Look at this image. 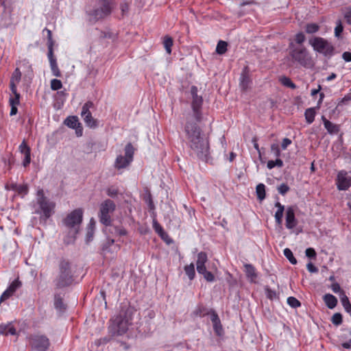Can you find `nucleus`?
Instances as JSON below:
<instances>
[{"instance_id":"obj_1","label":"nucleus","mask_w":351,"mask_h":351,"mask_svg":"<svg viewBox=\"0 0 351 351\" xmlns=\"http://www.w3.org/2000/svg\"><path fill=\"white\" fill-rule=\"evenodd\" d=\"M187 143L191 154L203 160H207L210 154L209 143L207 137L202 133L196 123L188 121L185 126Z\"/></svg>"},{"instance_id":"obj_2","label":"nucleus","mask_w":351,"mask_h":351,"mask_svg":"<svg viewBox=\"0 0 351 351\" xmlns=\"http://www.w3.org/2000/svg\"><path fill=\"white\" fill-rule=\"evenodd\" d=\"M289 55L294 62H297L306 68L313 66V58L308 50L304 45H295L290 44Z\"/></svg>"},{"instance_id":"obj_3","label":"nucleus","mask_w":351,"mask_h":351,"mask_svg":"<svg viewBox=\"0 0 351 351\" xmlns=\"http://www.w3.org/2000/svg\"><path fill=\"white\" fill-rule=\"evenodd\" d=\"M83 218V210L77 208L69 213L64 220V223L67 228L70 230L69 233L72 235L73 239L66 240V243L72 242L75 235L78 233L80 224Z\"/></svg>"},{"instance_id":"obj_4","label":"nucleus","mask_w":351,"mask_h":351,"mask_svg":"<svg viewBox=\"0 0 351 351\" xmlns=\"http://www.w3.org/2000/svg\"><path fill=\"white\" fill-rule=\"evenodd\" d=\"M116 209V204L111 199H107L103 201L99 206L98 217L99 221L105 225L111 224V215Z\"/></svg>"},{"instance_id":"obj_5","label":"nucleus","mask_w":351,"mask_h":351,"mask_svg":"<svg viewBox=\"0 0 351 351\" xmlns=\"http://www.w3.org/2000/svg\"><path fill=\"white\" fill-rule=\"evenodd\" d=\"M72 275L69 262L62 261L60 264V273L56 279V287L58 288L64 287L71 285Z\"/></svg>"},{"instance_id":"obj_6","label":"nucleus","mask_w":351,"mask_h":351,"mask_svg":"<svg viewBox=\"0 0 351 351\" xmlns=\"http://www.w3.org/2000/svg\"><path fill=\"white\" fill-rule=\"evenodd\" d=\"M309 44L315 51L324 56L331 55L334 50L331 43L322 37H313L309 40Z\"/></svg>"},{"instance_id":"obj_7","label":"nucleus","mask_w":351,"mask_h":351,"mask_svg":"<svg viewBox=\"0 0 351 351\" xmlns=\"http://www.w3.org/2000/svg\"><path fill=\"white\" fill-rule=\"evenodd\" d=\"M111 12V0H98L97 8L90 12L93 20L104 19Z\"/></svg>"},{"instance_id":"obj_8","label":"nucleus","mask_w":351,"mask_h":351,"mask_svg":"<svg viewBox=\"0 0 351 351\" xmlns=\"http://www.w3.org/2000/svg\"><path fill=\"white\" fill-rule=\"evenodd\" d=\"M191 95L192 96L191 108L194 118L197 121H200L202 120V97L197 95V88L195 86L191 88Z\"/></svg>"},{"instance_id":"obj_9","label":"nucleus","mask_w":351,"mask_h":351,"mask_svg":"<svg viewBox=\"0 0 351 351\" xmlns=\"http://www.w3.org/2000/svg\"><path fill=\"white\" fill-rule=\"evenodd\" d=\"M134 148L131 143L126 145L125 155H119L114 162V167L117 169L126 168L133 160Z\"/></svg>"},{"instance_id":"obj_10","label":"nucleus","mask_w":351,"mask_h":351,"mask_svg":"<svg viewBox=\"0 0 351 351\" xmlns=\"http://www.w3.org/2000/svg\"><path fill=\"white\" fill-rule=\"evenodd\" d=\"M37 203L39 205L40 210L43 212V215L46 218H49L53 210L55 204L49 201L45 196L43 189H39L37 191Z\"/></svg>"},{"instance_id":"obj_11","label":"nucleus","mask_w":351,"mask_h":351,"mask_svg":"<svg viewBox=\"0 0 351 351\" xmlns=\"http://www.w3.org/2000/svg\"><path fill=\"white\" fill-rule=\"evenodd\" d=\"M30 343L33 349L36 351H46L49 346L48 338L43 335H35L32 337Z\"/></svg>"},{"instance_id":"obj_12","label":"nucleus","mask_w":351,"mask_h":351,"mask_svg":"<svg viewBox=\"0 0 351 351\" xmlns=\"http://www.w3.org/2000/svg\"><path fill=\"white\" fill-rule=\"evenodd\" d=\"M129 321L123 318L121 315L117 316L112 320V327L117 335L124 334L128 329Z\"/></svg>"},{"instance_id":"obj_13","label":"nucleus","mask_w":351,"mask_h":351,"mask_svg":"<svg viewBox=\"0 0 351 351\" xmlns=\"http://www.w3.org/2000/svg\"><path fill=\"white\" fill-rule=\"evenodd\" d=\"M351 185V177L345 171H341L337 174V186L339 190L346 191Z\"/></svg>"},{"instance_id":"obj_14","label":"nucleus","mask_w":351,"mask_h":351,"mask_svg":"<svg viewBox=\"0 0 351 351\" xmlns=\"http://www.w3.org/2000/svg\"><path fill=\"white\" fill-rule=\"evenodd\" d=\"M19 152L24 155L23 165L25 167L28 166L31 162V149L23 140L19 147Z\"/></svg>"},{"instance_id":"obj_15","label":"nucleus","mask_w":351,"mask_h":351,"mask_svg":"<svg viewBox=\"0 0 351 351\" xmlns=\"http://www.w3.org/2000/svg\"><path fill=\"white\" fill-rule=\"evenodd\" d=\"M286 227L288 229H293L297 226L298 221L295 217V212L293 207L289 206L286 210Z\"/></svg>"},{"instance_id":"obj_16","label":"nucleus","mask_w":351,"mask_h":351,"mask_svg":"<svg viewBox=\"0 0 351 351\" xmlns=\"http://www.w3.org/2000/svg\"><path fill=\"white\" fill-rule=\"evenodd\" d=\"M207 255L205 252H199L197 254V260L196 262L197 271L199 274L204 272L206 269L205 263L207 262Z\"/></svg>"},{"instance_id":"obj_17","label":"nucleus","mask_w":351,"mask_h":351,"mask_svg":"<svg viewBox=\"0 0 351 351\" xmlns=\"http://www.w3.org/2000/svg\"><path fill=\"white\" fill-rule=\"evenodd\" d=\"M245 273L247 278L250 282H255L257 278V274L255 267L251 265L245 263L244 264Z\"/></svg>"},{"instance_id":"obj_18","label":"nucleus","mask_w":351,"mask_h":351,"mask_svg":"<svg viewBox=\"0 0 351 351\" xmlns=\"http://www.w3.org/2000/svg\"><path fill=\"white\" fill-rule=\"evenodd\" d=\"M322 119L325 128L330 134H337L339 132L340 128L339 125L330 122L324 116H322Z\"/></svg>"},{"instance_id":"obj_19","label":"nucleus","mask_w":351,"mask_h":351,"mask_svg":"<svg viewBox=\"0 0 351 351\" xmlns=\"http://www.w3.org/2000/svg\"><path fill=\"white\" fill-rule=\"evenodd\" d=\"M10 189L16 191L19 195L24 196L28 193V186L27 184H12Z\"/></svg>"},{"instance_id":"obj_20","label":"nucleus","mask_w":351,"mask_h":351,"mask_svg":"<svg viewBox=\"0 0 351 351\" xmlns=\"http://www.w3.org/2000/svg\"><path fill=\"white\" fill-rule=\"evenodd\" d=\"M275 206L278 208L277 211L275 213V220L277 224L281 225L282 222V217L283 213L285 210V207L280 202H277L275 204Z\"/></svg>"},{"instance_id":"obj_21","label":"nucleus","mask_w":351,"mask_h":351,"mask_svg":"<svg viewBox=\"0 0 351 351\" xmlns=\"http://www.w3.org/2000/svg\"><path fill=\"white\" fill-rule=\"evenodd\" d=\"M324 301L328 308L332 309L337 304V299L332 294L327 293L324 296Z\"/></svg>"},{"instance_id":"obj_22","label":"nucleus","mask_w":351,"mask_h":351,"mask_svg":"<svg viewBox=\"0 0 351 351\" xmlns=\"http://www.w3.org/2000/svg\"><path fill=\"white\" fill-rule=\"evenodd\" d=\"M251 84V80L247 73L243 71L240 77V87L243 90H247Z\"/></svg>"},{"instance_id":"obj_23","label":"nucleus","mask_w":351,"mask_h":351,"mask_svg":"<svg viewBox=\"0 0 351 351\" xmlns=\"http://www.w3.org/2000/svg\"><path fill=\"white\" fill-rule=\"evenodd\" d=\"M0 334L3 335H14L16 334V329L12 325L11 323L8 324H0Z\"/></svg>"},{"instance_id":"obj_24","label":"nucleus","mask_w":351,"mask_h":351,"mask_svg":"<svg viewBox=\"0 0 351 351\" xmlns=\"http://www.w3.org/2000/svg\"><path fill=\"white\" fill-rule=\"evenodd\" d=\"M82 117L88 127L95 128L97 126V121L92 117L91 112L82 115Z\"/></svg>"},{"instance_id":"obj_25","label":"nucleus","mask_w":351,"mask_h":351,"mask_svg":"<svg viewBox=\"0 0 351 351\" xmlns=\"http://www.w3.org/2000/svg\"><path fill=\"white\" fill-rule=\"evenodd\" d=\"M114 239H108L107 241H106V243H104V245L102 246V251L104 253L111 252L110 247L111 246H112L114 245ZM119 249H120L119 245H115V246H114V250L112 251V252H117L118 250H119Z\"/></svg>"},{"instance_id":"obj_26","label":"nucleus","mask_w":351,"mask_h":351,"mask_svg":"<svg viewBox=\"0 0 351 351\" xmlns=\"http://www.w3.org/2000/svg\"><path fill=\"white\" fill-rule=\"evenodd\" d=\"M210 319L213 324V328L215 331L219 334V331L221 330V325L220 319L217 315V314L215 312H213L210 315Z\"/></svg>"},{"instance_id":"obj_27","label":"nucleus","mask_w":351,"mask_h":351,"mask_svg":"<svg viewBox=\"0 0 351 351\" xmlns=\"http://www.w3.org/2000/svg\"><path fill=\"white\" fill-rule=\"evenodd\" d=\"M341 302L345 311L351 316V304L344 291L341 292Z\"/></svg>"},{"instance_id":"obj_28","label":"nucleus","mask_w":351,"mask_h":351,"mask_svg":"<svg viewBox=\"0 0 351 351\" xmlns=\"http://www.w3.org/2000/svg\"><path fill=\"white\" fill-rule=\"evenodd\" d=\"M95 226V222L92 219H90L88 226L87 228V232H86V243H89L90 241H91L93 240V238L94 236Z\"/></svg>"},{"instance_id":"obj_29","label":"nucleus","mask_w":351,"mask_h":351,"mask_svg":"<svg viewBox=\"0 0 351 351\" xmlns=\"http://www.w3.org/2000/svg\"><path fill=\"white\" fill-rule=\"evenodd\" d=\"M10 89L14 96L10 98V106H17L19 104L20 95L16 91V86L12 84Z\"/></svg>"},{"instance_id":"obj_30","label":"nucleus","mask_w":351,"mask_h":351,"mask_svg":"<svg viewBox=\"0 0 351 351\" xmlns=\"http://www.w3.org/2000/svg\"><path fill=\"white\" fill-rule=\"evenodd\" d=\"M173 39L169 36H165L163 38V45L168 54L171 53V47L173 46Z\"/></svg>"},{"instance_id":"obj_31","label":"nucleus","mask_w":351,"mask_h":351,"mask_svg":"<svg viewBox=\"0 0 351 351\" xmlns=\"http://www.w3.org/2000/svg\"><path fill=\"white\" fill-rule=\"evenodd\" d=\"M305 119L308 123H311L313 122L315 116V109L313 108H310L306 110L305 113Z\"/></svg>"},{"instance_id":"obj_32","label":"nucleus","mask_w":351,"mask_h":351,"mask_svg":"<svg viewBox=\"0 0 351 351\" xmlns=\"http://www.w3.org/2000/svg\"><path fill=\"white\" fill-rule=\"evenodd\" d=\"M256 192L261 201L265 198V186L263 184H258L256 186Z\"/></svg>"},{"instance_id":"obj_33","label":"nucleus","mask_w":351,"mask_h":351,"mask_svg":"<svg viewBox=\"0 0 351 351\" xmlns=\"http://www.w3.org/2000/svg\"><path fill=\"white\" fill-rule=\"evenodd\" d=\"M228 43L223 40H219L216 47V52L218 54L222 55L227 51Z\"/></svg>"},{"instance_id":"obj_34","label":"nucleus","mask_w":351,"mask_h":351,"mask_svg":"<svg viewBox=\"0 0 351 351\" xmlns=\"http://www.w3.org/2000/svg\"><path fill=\"white\" fill-rule=\"evenodd\" d=\"M184 271L189 278V279L193 280L195 275L194 264L191 263L189 265H186L184 267Z\"/></svg>"},{"instance_id":"obj_35","label":"nucleus","mask_w":351,"mask_h":351,"mask_svg":"<svg viewBox=\"0 0 351 351\" xmlns=\"http://www.w3.org/2000/svg\"><path fill=\"white\" fill-rule=\"evenodd\" d=\"M21 77V73L20 70L17 68L15 69V71H14V73L12 74L11 80H10V86L12 84L16 86V84L20 82Z\"/></svg>"},{"instance_id":"obj_36","label":"nucleus","mask_w":351,"mask_h":351,"mask_svg":"<svg viewBox=\"0 0 351 351\" xmlns=\"http://www.w3.org/2000/svg\"><path fill=\"white\" fill-rule=\"evenodd\" d=\"M67 126L71 128H76L79 124L78 119L75 117H70L65 120Z\"/></svg>"},{"instance_id":"obj_37","label":"nucleus","mask_w":351,"mask_h":351,"mask_svg":"<svg viewBox=\"0 0 351 351\" xmlns=\"http://www.w3.org/2000/svg\"><path fill=\"white\" fill-rule=\"evenodd\" d=\"M284 255L285 257L289 261V262L295 265L297 263L296 258L293 256V254L291 252V250L289 248H285L284 250Z\"/></svg>"},{"instance_id":"obj_38","label":"nucleus","mask_w":351,"mask_h":351,"mask_svg":"<svg viewBox=\"0 0 351 351\" xmlns=\"http://www.w3.org/2000/svg\"><path fill=\"white\" fill-rule=\"evenodd\" d=\"M50 66L52 71V73L56 77H60L61 73L58 69L56 60H52L50 62Z\"/></svg>"},{"instance_id":"obj_39","label":"nucleus","mask_w":351,"mask_h":351,"mask_svg":"<svg viewBox=\"0 0 351 351\" xmlns=\"http://www.w3.org/2000/svg\"><path fill=\"white\" fill-rule=\"evenodd\" d=\"M319 27L316 23H308L306 25L305 30L307 34H314L318 32Z\"/></svg>"},{"instance_id":"obj_40","label":"nucleus","mask_w":351,"mask_h":351,"mask_svg":"<svg viewBox=\"0 0 351 351\" xmlns=\"http://www.w3.org/2000/svg\"><path fill=\"white\" fill-rule=\"evenodd\" d=\"M280 83L285 86H287V87H289L291 88H295L296 86L295 85V84H293L292 82V81L290 80V78L287 77H281L280 78Z\"/></svg>"},{"instance_id":"obj_41","label":"nucleus","mask_w":351,"mask_h":351,"mask_svg":"<svg viewBox=\"0 0 351 351\" xmlns=\"http://www.w3.org/2000/svg\"><path fill=\"white\" fill-rule=\"evenodd\" d=\"M333 324L339 326L342 323V315L339 313H335L331 319Z\"/></svg>"},{"instance_id":"obj_42","label":"nucleus","mask_w":351,"mask_h":351,"mask_svg":"<svg viewBox=\"0 0 351 351\" xmlns=\"http://www.w3.org/2000/svg\"><path fill=\"white\" fill-rule=\"evenodd\" d=\"M93 107V104L91 101H87L84 104L82 108L81 116L88 113H90V108Z\"/></svg>"},{"instance_id":"obj_43","label":"nucleus","mask_w":351,"mask_h":351,"mask_svg":"<svg viewBox=\"0 0 351 351\" xmlns=\"http://www.w3.org/2000/svg\"><path fill=\"white\" fill-rule=\"evenodd\" d=\"M153 227L155 230V231L159 234L161 236V237L162 239H164V236L165 234V232H164L162 226L156 221H154L153 223Z\"/></svg>"},{"instance_id":"obj_44","label":"nucleus","mask_w":351,"mask_h":351,"mask_svg":"<svg viewBox=\"0 0 351 351\" xmlns=\"http://www.w3.org/2000/svg\"><path fill=\"white\" fill-rule=\"evenodd\" d=\"M54 305L55 307L59 310H62L64 308L62 300L59 295H55Z\"/></svg>"},{"instance_id":"obj_45","label":"nucleus","mask_w":351,"mask_h":351,"mask_svg":"<svg viewBox=\"0 0 351 351\" xmlns=\"http://www.w3.org/2000/svg\"><path fill=\"white\" fill-rule=\"evenodd\" d=\"M306 38L303 33L300 32L298 33L295 36V42L298 45H303L304 42L305 41Z\"/></svg>"},{"instance_id":"obj_46","label":"nucleus","mask_w":351,"mask_h":351,"mask_svg":"<svg viewBox=\"0 0 351 351\" xmlns=\"http://www.w3.org/2000/svg\"><path fill=\"white\" fill-rule=\"evenodd\" d=\"M62 86V82L60 80L57 79H53L51 81V88L53 90H58L60 89Z\"/></svg>"},{"instance_id":"obj_47","label":"nucleus","mask_w":351,"mask_h":351,"mask_svg":"<svg viewBox=\"0 0 351 351\" xmlns=\"http://www.w3.org/2000/svg\"><path fill=\"white\" fill-rule=\"evenodd\" d=\"M287 303L290 306L293 308H297L300 306V302L299 300L294 297H289L287 298Z\"/></svg>"},{"instance_id":"obj_48","label":"nucleus","mask_w":351,"mask_h":351,"mask_svg":"<svg viewBox=\"0 0 351 351\" xmlns=\"http://www.w3.org/2000/svg\"><path fill=\"white\" fill-rule=\"evenodd\" d=\"M21 287V282L19 280V279L14 280L8 287L12 292H15L19 288Z\"/></svg>"},{"instance_id":"obj_49","label":"nucleus","mask_w":351,"mask_h":351,"mask_svg":"<svg viewBox=\"0 0 351 351\" xmlns=\"http://www.w3.org/2000/svg\"><path fill=\"white\" fill-rule=\"evenodd\" d=\"M14 294V292L11 291L10 289H7L1 295L0 297V303L3 301L8 300L10 297H11Z\"/></svg>"},{"instance_id":"obj_50","label":"nucleus","mask_w":351,"mask_h":351,"mask_svg":"<svg viewBox=\"0 0 351 351\" xmlns=\"http://www.w3.org/2000/svg\"><path fill=\"white\" fill-rule=\"evenodd\" d=\"M343 27L340 20H338L336 22V27L335 28V36L339 37L341 32H343Z\"/></svg>"},{"instance_id":"obj_51","label":"nucleus","mask_w":351,"mask_h":351,"mask_svg":"<svg viewBox=\"0 0 351 351\" xmlns=\"http://www.w3.org/2000/svg\"><path fill=\"white\" fill-rule=\"evenodd\" d=\"M271 152H273L274 155L278 158L280 156V147H279V145L276 143H274L271 145Z\"/></svg>"},{"instance_id":"obj_52","label":"nucleus","mask_w":351,"mask_h":351,"mask_svg":"<svg viewBox=\"0 0 351 351\" xmlns=\"http://www.w3.org/2000/svg\"><path fill=\"white\" fill-rule=\"evenodd\" d=\"M112 233L119 236H124L127 234V231L121 227H114Z\"/></svg>"},{"instance_id":"obj_53","label":"nucleus","mask_w":351,"mask_h":351,"mask_svg":"<svg viewBox=\"0 0 351 351\" xmlns=\"http://www.w3.org/2000/svg\"><path fill=\"white\" fill-rule=\"evenodd\" d=\"M278 191L280 194L285 195L289 191V187L287 184L283 183L278 187Z\"/></svg>"},{"instance_id":"obj_54","label":"nucleus","mask_w":351,"mask_h":351,"mask_svg":"<svg viewBox=\"0 0 351 351\" xmlns=\"http://www.w3.org/2000/svg\"><path fill=\"white\" fill-rule=\"evenodd\" d=\"M201 274H202L204 276V278L208 282H213L215 280L213 274L211 272L208 271L206 269L205 270L204 272H202Z\"/></svg>"},{"instance_id":"obj_55","label":"nucleus","mask_w":351,"mask_h":351,"mask_svg":"<svg viewBox=\"0 0 351 351\" xmlns=\"http://www.w3.org/2000/svg\"><path fill=\"white\" fill-rule=\"evenodd\" d=\"M106 193L109 197H114L118 194V190L115 187L112 186L107 189Z\"/></svg>"},{"instance_id":"obj_56","label":"nucleus","mask_w":351,"mask_h":351,"mask_svg":"<svg viewBox=\"0 0 351 351\" xmlns=\"http://www.w3.org/2000/svg\"><path fill=\"white\" fill-rule=\"evenodd\" d=\"M306 256L308 258H315L316 252L313 248H307L305 251Z\"/></svg>"},{"instance_id":"obj_57","label":"nucleus","mask_w":351,"mask_h":351,"mask_svg":"<svg viewBox=\"0 0 351 351\" xmlns=\"http://www.w3.org/2000/svg\"><path fill=\"white\" fill-rule=\"evenodd\" d=\"M265 292H266V295L268 298L271 299V300H273L274 298H276V293L274 291H272L271 289H270L269 288L267 287L265 289Z\"/></svg>"},{"instance_id":"obj_58","label":"nucleus","mask_w":351,"mask_h":351,"mask_svg":"<svg viewBox=\"0 0 351 351\" xmlns=\"http://www.w3.org/2000/svg\"><path fill=\"white\" fill-rule=\"evenodd\" d=\"M331 289L334 293H339L341 294V291H343L341 290L340 285L337 282H333L331 285Z\"/></svg>"},{"instance_id":"obj_59","label":"nucleus","mask_w":351,"mask_h":351,"mask_svg":"<svg viewBox=\"0 0 351 351\" xmlns=\"http://www.w3.org/2000/svg\"><path fill=\"white\" fill-rule=\"evenodd\" d=\"M195 313L198 316H204L206 313V308L202 306H199L196 311H195Z\"/></svg>"},{"instance_id":"obj_60","label":"nucleus","mask_w":351,"mask_h":351,"mask_svg":"<svg viewBox=\"0 0 351 351\" xmlns=\"http://www.w3.org/2000/svg\"><path fill=\"white\" fill-rule=\"evenodd\" d=\"M344 18L346 20V22L351 25V9H347L344 13Z\"/></svg>"},{"instance_id":"obj_61","label":"nucleus","mask_w":351,"mask_h":351,"mask_svg":"<svg viewBox=\"0 0 351 351\" xmlns=\"http://www.w3.org/2000/svg\"><path fill=\"white\" fill-rule=\"evenodd\" d=\"M291 144V141L288 138H285L281 143V147L283 149H286L287 147Z\"/></svg>"},{"instance_id":"obj_62","label":"nucleus","mask_w":351,"mask_h":351,"mask_svg":"<svg viewBox=\"0 0 351 351\" xmlns=\"http://www.w3.org/2000/svg\"><path fill=\"white\" fill-rule=\"evenodd\" d=\"M306 267H307L308 271L311 273H316L318 271L317 268L314 265H313L311 263H308L306 265Z\"/></svg>"},{"instance_id":"obj_63","label":"nucleus","mask_w":351,"mask_h":351,"mask_svg":"<svg viewBox=\"0 0 351 351\" xmlns=\"http://www.w3.org/2000/svg\"><path fill=\"white\" fill-rule=\"evenodd\" d=\"M48 58H49V62H51V61L52 60H56L53 57L52 43H50L49 45Z\"/></svg>"},{"instance_id":"obj_64","label":"nucleus","mask_w":351,"mask_h":351,"mask_svg":"<svg viewBox=\"0 0 351 351\" xmlns=\"http://www.w3.org/2000/svg\"><path fill=\"white\" fill-rule=\"evenodd\" d=\"M342 58L346 62H351V53L346 51L342 54Z\"/></svg>"}]
</instances>
